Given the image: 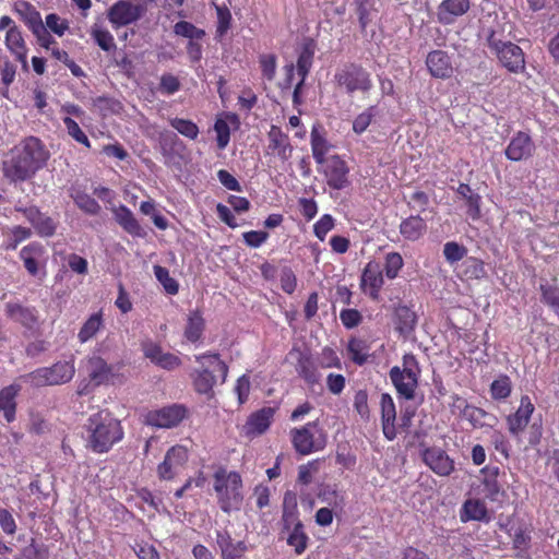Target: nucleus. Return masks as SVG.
<instances>
[{
	"instance_id": "nucleus-1",
	"label": "nucleus",
	"mask_w": 559,
	"mask_h": 559,
	"mask_svg": "<svg viewBox=\"0 0 559 559\" xmlns=\"http://www.w3.org/2000/svg\"><path fill=\"white\" fill-rule=\"evenodd\" d=\"M49 151L36 136L25 138L10 151L2 163V173L10 182H24L44 168L49 159Z\"/></svg>"
},
{
	"instance_id": "nucleus-2",
	"label": "nucleus",
	"mask_w": 559,
	"mask_h": 559,
	"mask_svg": "<svg viewBox=\"0 0 559 559\" xmlns=\"http://www.w3.org/2000/svg\"><path fill=\"white\" fill-rule=\"evenodd\" d=\"M87 447L95 453H106L123 438V428L119 419L102 409L92 414L85 424Z\"/></svg>"
},
{
	"instance_id": "nucleus-3",
	"label": "nucleus",
	"mask_w": 559,
	"mask_h": 559,
	"mask_svg": "<svg viewBox=\"0 0 559 559\" xmlns=\"http://www.w3.org/2000/svg\"><path fill=\"white\" fill-rule=\"evenodd\" d=\"M213 487L222 511L229 513L233 510H239L243 499L240 474L235 471L228 472L221 466L213 474Z\"/></svg>"
},
{
	"instance_id": "nucleus-4",
	"label": "nucleus",
	"mask_w": 559,
	"mask_h": 559,
	"mask_svg": "<svg viewBox=\"0 0 559 559\" xmlns=\"http://www.w3.org/2000/svg\"><path fill=\"white\" fill-rule=\"evenodd\" d=\"M294 450L300 455H309L322 451L326 447L328 436L320 426L319 419L309 421L289 432Z\"/></svg>"
},
{
	"instance_id": "nucleus-5",
	"label": "nucleus",
	"mask_w": 559,
	"mask_h": 559,
	"mask_svg": "<svg viewBox=\"0 0 559 559\" xmlns=\"http://www.w3.org/2000/svg\"><path fill=\"white\" fill-rule=\"evenodd\" d=\"M334 82L348 95L357 92L367 94L373 86L370 73L361 64L355 62L345 63L337 69Z\"/></svg>"
},
{
	"instance_id": "nucleus-6",
	"label": "nucleus",
	"mask_w": 559,
	"mask_h": 559,
	"mask_svg": "<svg viewBox=\"0 0 559 559\" xmlns=\"http://www.w3.org/2000/svg\"><path fill=\"white\" fill-rule=\"evenodd\" d=\"M487 45L500 63L511 73H520L525 69L524 52L521 47L512 41H503L491 32L487 38Z\"/></svg>"
},
{
	"instance_id": "nucleus-7",
	"label": "nucleus",
	"mask_w": 559,
	"mask_h": 559,
	"mask_svg": "<svg viewBox=\"0 0 559 559\" xmlns=\"http://www.w3.org/2000/svg\"><path fill=\"white\" fill-rule=\"evenodd\" d=\"M75 374L74 360L57 361L51 367H41L29 372L27 378L36 386L60 385L70 382Z\"/></svg>"
},
{
	"instance_id": "nucleus-8",
	"label": "nucleus",
	"mask_w": 559,
	"mask_h": 559,
	"mask_svg": "<svg viewBox=\"0 0 559 559\" xmlns=\"http://www.w3.org/2000/svg\"><path fill=\"white\" fill-rule=\"evenodd\" d=\"M202 357L213 358L215 360L214 367L213 370H195L192 376L193 386L199 394L211 396L213 394V388L217 383V380L219 379L221 383H224L226 381L228 374V366L226 365L225 361L219 359V354L217 353L204 354Z\"/></svg>"
},
{
	"instance_id": "nucleus-9",
	"label": "nucleus",
	"mask_w": 559,
	"mask_h": 559,
	"mask_svg": "<svg viewBox=\"0 0 559 559\" xmlns=\"http://www.w3.org/2000/svg\"><path fill=\"white\" fill-rule=\"evenodd\" d=\"M147 11L140 0H118L107 10V19L115 29L136 23Z\"/></svg>"
},
{
	"instance_id": "nucleus-10",
	"label": "nucleus",
	"mask_w": 559,
	"mask_h": 559,
	"mask_svg": "<svg viewBox=\"0 0 559 559\" xmlns=\"http://www.w3.org/2000/svg\"><path fill=\"white\" fill-rule=\"evenodd\" d=\"M7 29L4 44L7 49L15 57L24 69H27V46L21 28L9 16L0 17V32Z\"/></svg>"
},
{
	"instance_id": "nucleus-11",
	"label": "nucleus",
	"mask_w": 559,
	"mask_h": 559,
	"mask_svg": "<svg viewBox=\"0 0 559 559\" xmlns=\"http://www.w3.org/2000/svg\"><path fill=\"white\" fill-rule=\"evenodd\" d=\"M188 416V408L182 404H171L147 412L145 424L155 428L177 427Z\"/></svg>"
},
{
	"instance_id": "nucleus-12",
	"label": "nucleus",
	"mask_w": 559,
	"mask_h": 559,
	"mask_svg": "<svg viewBox=\"0 0 559 559\" xmlns=\"http://www.w3.org/2000/svg\"><path fill=\"white\" fill-rule=\"evenodd\" d=\"M189 459L186 447L176 444L169 448L163 462L157 465V476L160 480H173L186 466Z\"/></svg>"
},
{
	"instance_id": "nucleus-13",
	"label": "nucleus",
	"mask_w": 559,
	"mask_h": 559,
	"mask_svg": "<svg viewBox=\"0 0 559 559\" xmlns=\"http://www.w3.org/2000/svg\"><path fill=\"white\" fill-rule=\"evenodd\" d=\"M326 183L334 190H343L349 185V168L346 162L338 155L330 156L325 162L320 164Z\"/></svg>"
},
{
	"instance_id": "nucleus-14",
	"label": "nucleus",
	"mask_w": 559,
	"mask_h": 559,
	"mask_svg": "<svg viewBox=\"0 0 559 559\" xmlns=\"http://www.w3.org/2000/svg\"><path fill=\"white\" fill-rule=\"evenodd\" d=\"M275 413L276 409L271 406H264L255 412H252L242 426L241 432L249 439H254L262 436L271 427Z\"/></svg>"
},
{
	"instance_id": "nucleus-15",
	"label": "nucleus",
	"mask_w": 559,
	"mask_h": 559,
	"mask_svg": "<svg viewBox=\"0 0 559 559\" xmlns=\"http://www.w3.org/2000/svg\"><path fill=\"white\" fill-rule=\"evenodd\" d=\"M425 63L429 74L435 79L448 80L451 79L455 72L452 56L441 49L429 51Z\"/></svg>"
},
{
	"instance_id": "nucleus-16",
	"label": "nucleus",
	"mask_w": 559,
	"mask_h": 559,
	"mask_svg": "<svg viewBox=\"0 0 559 559\" xmlns=\"http://www.w3.org/2000/svg\"><path fill=\"white\" fill-rule=\"evenodd\" d=\"M384 285L381 265L376 261L366 264L360 276V288L372 300H379L381 288Z\"/></svg>"
},
{
	"instance_id": "nucleus-17",
	"label": "nucleus",
	"mask_w": 559,
	"mask_h": 559,
	"mask_svg": "<svg viewBox=\"0 0 559 559\" xmlns=\"http://www.w3.org/2000/svg\"><path fill=\"white\" fill-rule=\"evenodd\" d=\"M453 402L451 404L452 412L457 409L460 415L466 419L473 428H483L485 426H491L487 419H495L492 415L487 413L485 409L471 405L467 401L457 394L452 396Z\"/></svg>"
},
{
	"instance_id": "nucleus-18",
	"label": "nucleus",
	"mask_w": 559,
	"mask_h": 559,
	"mask_svg": "<svg viewBox=\"0 0 559 559\" xmlns=\"http://www.w3.org/2000/svg\"><path fill=\"white\" fill-rule=\"evenodd\" d=\"M15 210L23 214L38 236L48 238L56 234L57 223L55 219L43 213L37 206L16 207Z\"/></svg>"
},
{
	"instance_id": "nucleus-19",
	"label": "nucleus",
	"mask_w": 559,
	"mask_h": 559,
	"mask_svg": "<svg viewBox=\"0 0 559 559\" xmlns=\"http://www.w3.org/2000/svg\"><path fill=\"white\" fill-rule=\"evenodd\" d=\"M294 147L287 133L275 124H272L267 131L266 154L278 157L282 162H287L293 155Z\"/></svg>"
},
{
	"instance_id": "nucleus-20",
	"label": "nucleus",
	"mask_w": 559,
	"mask_h": 559,
	"mask_svg": "<svg viewBox=\"0 0 559 559\" xmlns=\"http://www.w3.org/2000/svg\"><path fill=\"white\" fill-rule=\"evenodd\" d=\"M19 255L31 276L36 277L39 275L40 270L45 271L46 250L40 242L33 241L24 246Z\"/></svg>"
},
{
	"instance_id": "nucleus-21",
	"label": "nucleus",
	"mask_w": 559,
	"mask_h": 559,
	"mask_svg": "<svg viewBox=\"0 0 559 559\" xmlns=\"http://www.w3.org/2000/svg\"><path fill=\"white\" fill-rule=\"evenodd\" d=\"M534 411L535 406L531 397L522 395L518 409L506 418L509 432L514 437H519L526 429Z\"/></svg>"
},
{
	"instance_id": "nucleus-22",
	"label": "nucleus",
	"mask_w": 559,
	"mask_h": 559,
	"mask_svg": "<svg viewBox=\"0 0 559 559\" xmlns=\"http://www.w3.org/2000/svg\"><path fill=\"white\" fill-rule=\"evenodd\" d=\"M535 144L531 135L524 131H518L504 150L506 157L512 162L527 159L533 155Z\"/></svg>"
},
{
	"instance_id": "nucleus-23",
	"label": "nucleus",
	"mask_w": 559,
	"mask_h": 559,
	"mask_svg": "<svg viewBox=\"0 0 559 559\" xmlns=\"http://www.w3.org/2000/svg\"><path fill=\"white\" fill-rule=\"evenodd\" d=\"M421 456L425 464L439 476H449L454 471V461L438 447L425 449Z\"/></svg>"
},
{
	"instance_id": "nucleus-24",
	"label": "nucleus",
	"mask_w": 559,
	"mask_h": 559,
	"mask_svg": "<svg viewBox=\"0 0 559 559\" xmlns=\"http://www.w3.org/2000/svg\"><path fill=\"white\" fill-rule=\"evenodd\" d=\"M216 543L221 550L222 559H248L246 552L249 547L245 540L234 542L226 530L216 532Z\"/></svg>"
},
{
	"instance_id": "nucleus-25",
	"label": "nucleus",
	"mask_w": 559,
	"mask_h": 559,
	"mask_svg": "<svg viewBox=\"0 0 559 559\" xmlns=\"http://www.w3.org/2000/svg\"><path fill=\"white\" fill-rule=\"evenodd\" d=\"M142 349L146 358L163 369L174 370L181 365V360L178 356L171 353H164L162 346L157 343H143Z\"/></svg>"
},
{
	"instance_id": "nucleus-26",
	"label": "nucleus",
	"mask_w": 559,
	"mask_h": 559,
	"mask_svg": "<svg viewBox=\"0 0 559 559\" xmlns=\"http://www.w3.org/2000/svg\"><path fill=\"white\" fill-rule=\"evenodd\" d=\"M381 425L383 436L392 441L397 436L396 430V408L392 396L389 393H382L380 399Z\"/></svg>"
},
{
	"instance_id": "nucleus-27",
	"label": "nucleus",
	"mask_w": 559,
	"mask_h": 559,
	"mask_svg": "<svg viewBox=\"0 0 559 559\" xmlns=\"http://www.w3.org/2000/svg\"><path fill=\"white\" fill-rule=\"evenodd\" d=\"M389 377L394 385L396 393L400 397H403L407 401L415 399V392L418 388L419 376H414L412 378H406V373L400 371V366H393L389 371Z\"/></svg>"
},
{
	"instance_id": "nucleus-28",
	"label": "nucleus",
	"mask_w": 559,
	"mask_h": 559,
	"mask_svg": "<svg viewBox=\"0 0 559 559\" xmlns=\"http://www.w3.org/2000/svg\"><path fill=\"white\" fill-rule=\"evenodd\" d=\"M460 520L462 523L471 521L489 523L491 515L484 500L468 498L463 502L460 509Z\"/></svg>"
},
{
	"instance_id": "nucleus-29",
	"label": "nucleus",
	"mask_w": 559,
	"mask_h": 559,
	"mask_svg": "<svg viewBox=\"0 0 559 559\" xmlns=\"http://www.w3.org/2000/svg\"><path fill=\"white\" fill-rule=\"evenodd\" d=\"M469 7V0H443L437 8L438 21L443 25H451L464 15Z\"/></svg>"
},
{
	"instance_id": "nucleus-30",
	"label": "nucleus",
	"mask_w": 559,
	"mask_h": 559,
	"mask_svg": "<svg viewBox=\"0 0 559 559\" xmlns=\"http://www.w3.org/2000/svg\"><path fill=\"white\" fill-rule=\"evenodd\" d=\"M313 56H314V46H313L312 40H310L302 46V49L297 59L296 68H297V73L300 76V81L295 86L294 93H293V100L295 104L299 103V93H300L301 86L304 85L305 80L310 71V68L312 66Z\"/></svg>"
},
{
	"instance_id": "nucleus-31",
	"label": "nucleus",
	"mask_w": 559,
	"mask_h": 559,
	"mask_svg": "<svg viewBox=\"0 0 559 559\" xmlns=\"http://www.w3.org/2000/svg\"><path fill=\"white\" fill-rule=\"evenodd\" d=\"M87 371L94 386L108 383L112 377V367L99 356H92L87 359Z\"/></svg>"
},
{
	"instance_id": "nucleus-32",
	"label": "nucleus",
	"mask_w": 559,
	"mask_h": 559,
	"mask_svg": "<svg viewBox=\"0 0 559 559\" xmlns=\"http://www.w3.org/2000/svg\"><path fill=\"white\" fill-rule=\"evenodd\" d=\"M114 216L119 226L133 237H145L146 233L135 218L132 211L121 204L114 210Z\"/></svg>"
},
{
	"instance_id": "nucleus-33",
	"label": "nucleus",
	"mask_w": 559,
	"mask_h": 559,
	"mask_svg": "<svg viewBox=\"0 0 559 559\" xmlns=\"http://www.w3.org/2000/svg\"><path fill=\"white\" fill-rule=\"evenodd\" d=\"M296 371L298 376L304 379L308 385H314L320 382L321 374L318 371V366L309 353L298 352L296 362Z\"/></svg>"
},
{
	"instance_id": "nucleus-34",
	"label": "nucleus",
	"mask_w": 559,
	"mask_h": 559,
	"mask_svg": "<svg viewBox=\"0 0 559 559\" xmlns=\"http://www.w3.org/2000/svg\"><path fill=\"white\" fill-rule=\"evenodd\" d=\"M427 231V224L420 215H411L400 224V234L407 241L420 239Z\"/></svg>"
},
{
	"instance_id": "nucleus-35",
	"label": "nucleus",
	"mask_w": 559,
	"mask_h": 559,
	"mask_svg": "<svg viewBox=\"0 0 559 559\" xmlns=\"http://www.w3.org/2000/svg\"><path fill=\"white\" fill-rule=\"evenodd\" d=\"M205 331V320L199 309L192 310L188 314L187 324L185 326L183 336L190 343L201 341Z\"/></svg>"
},
{
	"instance_id": "nucleus-36",
	"label": "nucleus",
	"mask_w": 559,
	"mask_h": 559,
	"mask_svg": "<svg viewBox=\"0 0 559 559\" xmlns=\"http://www.w3.org/2000/svg\"><path fill=\"white\" fill-rule=\"evenodd\" d=\"M417 322L416 313L407 306H397L394 310L395 330L401 335H408L415 329Z\"/></svg>"
},
{
	"instance_id": "nucleus-37",
	"label": "nucleus",
	"mask_w": 559,
	"mask_h": 559,
	"mask_svg": "<svg viewBox=\"0 0 559 559\" xmlns=\"http://www.w3.org/2000/svg\"><path fill=\"white\" fill-rule=\"evenodd\" d=\"M19 394V386L9 385L0 391V412L3 413V417L8 423H12L15 419L16 413V396Z\"/></svg>"
},
{
	"instance_id": "nucleus-38",
	"label": "nucleus",
	"mask_w": 559,
	"mask_h": 559,
	"mask_svg": "<svg viewBox=\"0 0 559 559\" xmlns=\"http://www.w3.org/2000/svg\"><path fill=\"white\" fill-rule=\"evenodd\" d=\"M14 11L19 14L20 19L29 31H33L43 24L40 12L28 1L16 2L14 4Z\"/></svg>"
},
{
	"instance_id": "nucleus-39",
	"label": "nucleus",
	"mask_w": 559,
	"mask_h": 559,
	"mask_svg": "<svg viewBox=\"0 0 559 559\" xmlns=\"http://www.w3.org/2000/svg\"><path fill=\"white\" fill-rule=\"evenodd\" d=\"M346 350L349 359L354 364L362 366L369 358L370 345L366 340L359 337H350Z\"/></svg>"
},
{
	"instance_id": "nucleus-40",
	"label": "nucleus",
	"mask_w": 559,
	"mask_h": 559,
	"mask_svg": "<svg viewBox=\"0 0 559 559\" xmlns=\"http://www.w3.org/2000/svg\"><path fill=\"white\" fill-rule=\"evenodd\" d=\"M318 499L332 509H343L345 504L344 496L338 491L336 485L322 484L318 488Z\"/></svg>"
},
{
	"instance_id": "nucleus-41",
	"label": "nucleus",
	"mask_w": 559,
	"mask_h": 559,
	"mask_svg": "<svg viewBox=\"0 0 559 559\" xmlns=\"http://www.w3.org/2000/svg\"><path fill=\"white\" fill-rule=\"evenodd\" d=\"M9 314L28 330H33L38 324V318L34 308L24 307L15 304L8 307Z\"/></svg>"
},
{
	"instance_id": "nucleus-42",
	"label": "nucleus",
	"mask_w": 559,
	"mask_h": 559,
	"mask_svg": "<svg viewBox=\"0 0 559 559\" xmlns=\"http://www.w3.org/2000/svg\"><path fill=\"white\" fill-rule=\"evenodd\" d=\"M282 521L285 530H292L298 522H301L296 498L289 492L284 496Z\"/></svg>"
},
{
	"instance_id": "nucleus-43",
	"label": "nucleus",
	"mask_w": 559,
	"mask_h": 559,
	"mask_svg": "<svg viewBox=\"0 0 559 559\" xmlns=\"http://www.w3.org/2000/svg\"><path fill=\"white\" fill-rule=\"evenodd\" d=\"M310 138L312 156L316 163L320 165L329 158L326 157V154L330 151L331 145L326 139L320 134L316 127L312 128Z\"/></svg>"
},
{
	"instance_id": "nucleus-44",
	"label": "nucleus",
	"mask_w": 559,
	"mask_h": 559,
	"mask_svg": "<svg viewBox=\"0 0 559 559\" xmlns=\"http://www.w3.org/2000/svg\"><path fill=\"white\" fill-rule=\"evenodd\" d=\"M91 37L95 44L104 51H114L117 46L112 34L107 29L97 24H94L91 28Z\"/></svg>"
},
{
	"instance_id": "nucleus-45",
	"label": "nucleus",
	"mask_w": 559,
	"mask_h": 559,
	"mask_svg": "<svg viewBox=\"0 0 559 559\" xmlns=\"http://www.w3.org/2000/svg\"><path fill=\"white\" fill-rule=\"evenodd\" d=\"M103 326L102 312L93 313L82 325L78 337L81 343L90 341Z\"/></svg>"
},
{
	"instance_id": "nucleus-46",
	"label": "nucleus",
	"mask_w": 559,
	"mask_h": 559,
	"mask_svg": "<svg viewBox=\"0 0 559 559\" xmlns=\"http://www.w3.org/2000/svg\"><path fill=\"white\" fill-rule=\"evenodd\" d=\"M308 540L309 537L305 532L302 522H298L296 527L292 528L287 537V544L294 547L297 555H301L307 549Z\"/></svg>"
},
{
	"instance_id": "nucleus-47",
	"label": "nucleus",
	"mask_w": 559,
	"mask_h": 559,
	"mask_svg": "<svg viewBox=\"0 0 559 559\" xmlns=\"http://www.w3.org/2000/svg\"><path fill=\"white\" fill-rule=\"evenodd\" d=\"M542 295V302L550 307L559 318V286L549 283H542L539 285Z\"/></svg>"
},
{
	"instance_id": "nucleus-48",
	"label": "nucleus",
	"mask_w": 559,
	"mask_h": 559,
	"mask_svg": "<svg viewBox=\"0 0 559 559\" xmlns=\"http://www.w3.org/2000/svg\"><path fill=\"white\" fill-rule=\"evenodd\" d=\"M169 124L181 135L189 140H195L200 133L199 127L192 120L171 118Z\"/></svg>"
},
{
	"instance_id": "nucleus-49",
	"label": "nucleus",
	"mask_w": 559,
	"mask_h": 559,
	"mask_svg": "<svg viewBox=\"0 0 559 559\" xmlns=\"http://www.w3.org/2000/svg\"><path fill=\"white\" fill-rule=\"evenodd\" d=\"M463 275L467 280H480L486 276L485 264L480 259L475 257L467 258L463 264Z\"/></svg>"
},
{
	"instance_id": "nucleus-50",
	"label": "nucleus",
	"mask_w": 559,
	"mask_h": 559,
	"mask_svg": "<svg viewBox=\"0 0 559 559\" xmlns=\"http://www.w3.org/2000/svg\"><path fill=\"white\" fill-rule=\"evenodd\" d=\"M512 392L511 380L507 374L499 376L490 384V394L493 400H506Z\"/></svg>"
},
{
	"instance_id": "nucleus-51",
	"label": "nucleus",
	"mask_w": 559,
	"mask_h": 559,
	"mask_svg": "<svg viewBox=\"0 0 559 559\" xmlns=\"http://www.w3.org/2000/svg\"><path fill=\"white\" fill-rule=\"evenodd\" d=\"M404 266V260L399 252H389L384 257V265L382 272L389 280H394L399 276Z\"/></svg>"
},
{
	"instance_id": "nucleus-52",
	"label": "nucleus",
	"mask_w": 559,
	"mask_h": 559,
	"mask_svg": "<svg viewBox=\"0 0 559 559\" xmlns=\"http://www.w3.org/2000/svg\"><path fill=\"white\" fill-rule=\"evenodd\" d=\"M63 124L67 129L68 134L78 143L82 144L86 148H91V141L88 140L85 132L81 129L79 123L71 117H64L62 119Z\"/></svg>"
},
{
	"instance_id": "nucleus-53",
	"label": "nucleus",
	"mask_w": 559,
	"mask_h": 559,
	"mask_svg": "<svg viewBox=\"0 0 559 559\" xmlns=\"http://www.w3.org/2000/svg\"><path fill=\"white\" fill-rule=\"evenodd\" d=\"M174 33L177 36L192 39H202L205 36V32L198 28L194 24L187 21H179L174 25Z\"/></svg>"
},
{
	"instance_id": "nucleus-54",
	"label": "nucleus",
	"mask_w": 559,
	"mask_h": 559,
	"mask_svg": "<svg viewBox=\"0 0 559 559\" xmlns=\"http://www.w3.org/2000/svg\"><path fill=\"white\" fill-rule=\"evenodd\" d=\"M154 274L157 281L163 285L166 293L169 295H176L179 292V285L177 281L169 275V271L162 265L154 266Z\"/></svg>"
},
{
	"instance_id": "nucleus-55",
	"label": "nucleus",
	"mask_w": 559,
	"mask_h": 559,
	"mask_svg": "<svg viewBox=\"0 0 559 559\" xmlns=\"http://www.w3.org/2000/svg\"><path fill=\"white\" fill-rule=\"evenodd\" d=\"M213 5L216 10L217 15V26H216V35L218 37H223L226 35L228 29L230 28L231 24V13L227 5H218L215 2H213Z\"/></svg>"
},
{
	"instance_id": "nucleus-56",
	"label": "nucleus",
	"mask_w": 559,
	"mask_h": 559,
	"mask_svg": "<svg viewBox=\"0 0 559 559\" xmlns=\"http://www.w3.org/2000/svg\"><path fill=\"white\" fill-rule=\"evenodd\" d=\"M320 460L316 459L298 467L297 481L304 486L312 483L313 475L320 469Z\"/></svg>"
},
{
	"instance_id": "nucleus-57",
	"label": "nucleus",
	"mask_w": 559,
	"mask_h": 559,
	"mask_svg": "<svg viewBox=\"0 0 559 559\" xmlns=\"http://www.w3.org/2000/svg\"><path fill=\"white\" fill-rule=\"evenodd\" d=\"M466 254L467 248L456 241H449L443 246V255L450 264L461 261Z\"/></svg>"
},
{
	"instance_id": "nucleus-58",
	"label": "nucleus",
	"mask_w": 559,
	"mask_h": 559,
	"mask_svg": "<svg viewBox=\"0 0 559 559\" xmlns=\"http://www.w3.org/2000/svg\"><path fill=\"white\" fill-rule=\"evenodd\" d=\"M44 25L48 31L52 32L59 37L63 36L69 29L68 20L60 17L57 13H49L46 15Z\"/></svg>"
},
{
	"instance_id": "nucleus-59",
	"label": "nucleus",
	"mask_w": 559,
	"mask_h": 559,
	"mask_svg": "<svg viewBox=\"0 0 559 559\" xmlns=\"http://www.w3.org/2000/svg\"><path fill=\"white\" fill-rule=\"evenodd\" d=\"M335 227V219L331 214H323L313 225L314 236L324 241L328 233Z\"/></svg>"
},
{
	"instance_id": "nucleus-60",
	"label": "nucleus",
	"mask_w": 559,
	"mask_h": 559,
	"mask_svg": "<svg viewBox=\"0 0 559 559\" xmlns=\"http://www.w3.org/2000/svg\"><path fill=\"white\" fill-rule=\"evenodd\" d=\"M214 131L216 133L217 147L219 150L226 148L230 141V128L228 122L223 118H217L214 123Z\"/></svg>"
},
{
	"instance_id": "nucleus-61",
	"label": "nucleus",
	"mask_w": 559,
	"mask_h": 559,
	"mask_svg": "<svg viewBox=\"0 0 559 559\" xmlns=\"http://www.w3.org/2000/svg\"><path fill=\"white\" fill-rule=\"evenodd\" d=\"M74 202L80 210L90 215H97L102 209L98 202L86 193L76 194Z\"/></svg>"
},
{
	"instance_id": "nucleus-62",
	"label": "nucleus",
	"mask_w": 559,
	"mask_h": 559,
	"mask_svg": "<svg viewBox=\"0 0 559 559\" xmlns=\"http://www.w3.org/2000/svg\"><path fill=\"white\" fill-rule=\"evenodd\" d=\"M319 366L321 368L328 369V368H342V361L337 355V353L331 348V347H324L322 348L320 353L319 358Z\"/></svg>"
},
{
	"instance_id": "nucleus-63",
	"label": "nucleus",
	"mask_w": 559,
	"mask_h": 559,
	"mask_svg": "<svg viewBox=\"0 0 559 559\" xmlns=\"http://www.w3.org/2000/svg\"><path fill=\"white\" fill-rule=\"evenodd\" d=\"M259 63L263 78L267 81H272L276 74V56L273 53H263L259 57Z\"/></svg>"
},
{
	"instance_id": "nucleus-64",
	"label": "nucleus",
	"mask_w": 559,
	"mask_h": 559,
	"mask_svg": "<svg viewBox=\"0 0 559 559\" xmlns=\"http://www.w3.org/2000/svg\"><path fill=\"white\" fill-rule=\"evenodd\" d=\"M374 111V107L370 106L354 119L353 130L355 133L361 134L367 130L376 115Z\"/></svg>"
}]
</instances>
